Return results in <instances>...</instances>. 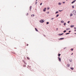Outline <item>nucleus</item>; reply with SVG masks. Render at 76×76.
I'll use <instances>...</instances> for the list:
<instances>
[{"instance_id": "1", "label": "nucleus", "mask_w": 76, "mask_h": 76, "mask_svg": "<svg viewBox=\"0 0 76 76\" xmlns=\"http://www.w3.org/2000/svg\"><path fill=\"white\" fill-rule=\"evenodd\" d=\"M72 13L73 14V15H76V11L75 10H74L73 12Z\"/></svg>"}, {"instance_id": "2", "label": "nucleus", "mask_w": 76, "mask_h": 76, "mask_svg": "<svg viewBox=\"0 0 76 76\" xmlns=\"http://www.w3.org/2000/svg\"><path fill=\"white\" fill-rule=\"evenodd\" d=\"M39 22H41V23H43V22H44V20H40Z\"/></svg>"}, {"instance_id": "3", "label": "nucleus", "mask_w": 76, "mask_h": 76, "mask_svg": "<svg viewBox=\"0 0 76 76\" xmlns=\"http://www.w3.org/2000/svg\"><path fill=\"white\" fill-rule=\"evenodd\" d=\"M58 59L59 60V61L61 62V58H60L59 57H58Z\"/></svg>"}, {"instance_id": "4", "label": "nucleus", "mask_w": 76, "mask_h": 76, "mask_svg": "<svg viewBox=\"0 0 76 76\" xmlns=\"http://www.w3.org/2000/svg\"><path fill=\"white\" fill-rule=\"evenodd\" d=\"M70 26L71 28H72L73 27H74V26H74L73 25H71Z\"/></svg>"}, {"instance_id": "5", "label": "nucleus", "mask_w": 76, "mask_h": 76, "mask_svg": "<svg viewBox=\"0 0 76 76\" xmlns=\"http://www.w3.org/2000/svg\"><path fill=\"white\" fill-rule=\"evenodd\" d=\"M75 1H76V0H75L73 2H72V4H73V3H75Z\"/></svg>"}, {"instance_id": "6", "label": "nucleus", "mask_w": 76, "mask_h": 76, "mask_svg": "<svg viewBox=\"0 0 76 76\" xmlns=\"http://www.w3.org/2000/svg\"><path fill=\"white\" fill-rule=\"evenodd\" d=\"M69 66H70V64H68L67 66V67H69Z\"/></svg>"}, {"instance_id": "7", "label": "nucleus", "mask_w": 76, "mask_h": 76, "mask_svg": "<svg viewBox=\"0 0 76 76\" xmlns=\"http://www.w3.org/2000/svg\"><path fill=\"white\" fill-rule=\"evenodd\" d=\"M43 11L44 12H45V11H46V8H45V9L43 10Z\"/></svg>"}, {"instance_id": "8", "label": "nucleus", "mask_w": 76, "mask_h": 76, "mask_svg": "<svg viewBox=\"0 0 76 76\" xmlns=\"http://www.w3.org/2000/svg\"><path fill=\"white\" fill-rule=\"evenodd\" d=\"M31 8H32V6H31L30 7V10H31Z\"/></svg>"}, {"instance_id": "9", "label": "nucleus", "mask_w": 76, "mask_h": 76, "mask_svg": "<svg viewBox=\"0 0 76 76\" xmlns=\"http://www.w3.org/2000/svg\"><path fill=\"white\" fill-rule=\"evenodd\" d=\"M63 34H64V33L59 34V35H63Z\"/></svg>"}, {"instance_id": "10", "label": "nucleus", "mask_w": 76, "mask_h": 76, "mask_svg": "<svg viewBox=\"0 0 76 76\" xmlns=\"http://www.w3.org/2000/svg\"><path fill=\"white\" fill-rule=\"evenodd\" d=\"M64 39V38H61L59 39V40H61V39Z\"/></svg>"}, {"instance_id": "11", "label": "nucleus", "mask_w": 76, "mask_h": 76, "mask_svg": "<svg viewBox=\"0 0 76 76\" xmlns=\"http://www.w3.org/2000/svg\"><path fill=\"white\" fill-rule=\"evenodd\" d=\"M73 16V14L72 13H71L70 14V16Z\"/></svg>"}, {"instance_id": "12", "label": "nucleus", "mask_w": 76, "mask_h": 76, "mask_svg": "<svg viewBox=\"0 0 76 76\" xmlns=\"http://www.w3.org/2000/svg\"><path fill=\"white\" fill-rule=\"evenodd\" d=\"M35 30L36 31H37V32H38V30L37 29V28H35Z\"/></svg>"}, {"instance_id": "13", "label": "nucleus", "mask_w": 76, "mask_h": 76, "mask_svg": "<svg viewBox=\"0 0 76 76\" xmlns=\"http://www.w3.org/2000/svg\"><path fill=\"white\" fill-rule=\"evenodd\" d=\"M71 69V70H73V69H74V68L73 67H71L70 68Z\"/></svg>"}, {"instance_id": "14", "label": "nucleus", "mask_w": 76, "mask_h": 76, "mask_svg": "<svg viewBox=\"0 0 76 76\" xmlns=\"http://www.w3.org/2000/svg\"><path fill=\"white\" fill-rule=\"evenodd\" d=\"M31 17H34V15H31Z\"/></svg>"}, {"instance_id": "15", "label": "nucleus", "mask_w": 76, "mask_h": 76, "mask_svg": "<svg viewBox=\"0 0 76 76\" xmlns=\"http://www.w3.org/2000/svg\"><path fill=\"white\" fill-rule=\"evenodd\" d=\"M70 29V28H67L66 29V30L67 31V30H69Z\"/></svg>"}, {"instance_id": "16", "label": "nucleus", "mask_w": 76, "mask_h": 76, "mask_svg": "<svg viewBox=\"0 0 76 76\" xmlns=\"http://www.w3.org/2000/svg\"><path fill=\"white\" fill-rule=\"evenodd\" d=\"M61 55V54H58V56H59V57H60V56Z\"/></svg>"}, {"instance_id": "17", "label": "nucleus", "mask_w": 76, "mask_h": 76, "mask_svg": "<svg viewBox=\"0 0 76 76\" xmlns=\"http://www.w3.org/2000/svg\"><path fill=\"white\" fill-rule=\"evenodd\" d=\"M59 16V15L58 14L57 15H56V18H57V17H58V16Z\"/></svg>"}, {"instance_id": "18", "label": "nucleus", "mask_w": 76, "mask_h": 76, "mask_svg": "<svg viewBox=\"0 0 76 76\" xmlns=\"http://www.w3.org/2000/svg\"><path fill=\"white\" fill-rule=\"evenodd\" d=\"M61 23H64V21H63V20H62L61 21Z\"/></svg>"}, {"instance_id": "19", "label": "nucleus", "mask_w": 76, "mask_h": 76, "mask_svg": "<svg viewBox=\"0 0 76 76\" xmlns=\"http://www.w3.org/2000/svg\"><path fill=\"white\" fill-rule=\"evenodd\" d=\"M58 4V5H60V4H61V3H59Z\"/></svg>"}, {"instance_id": "20", "label": "nucleus", "mask_w": 76, "mask_h": 76, "mask_svg": "<svg viewBox=\"0 0 76 76\" xmlns=\"http://www.w3.org/2000/svg\"><path fill=\"white\" fill-rule=\"evenodd\" d=\"M58 13V11H57L56 12V14Z\"/></svg>"}, {"instance_id": "21", "label": "nucleus", "mask_w": 76, "mask_h": 76, "mask_svg": "<svg viewBox=\"0 0 76 76\" xmlns=\"http://www.w3.org/2000/svg\"><path fill=\"white\" fill-rule=\"evenodd\" d=\"M64 26H65V25H66V23H64Z\"/></svg>"}, {"instance_id": "22", "label": "nucleus", "mask_w": 76, "mask_h": 76, "mask_svg": "<svg viewBox=\"0 0 76 76\" xmlns=\"http://www.w3.org/2000/svg\"><path fill=\"white\" fill-rule=\"evenodd\" d=\"M23 67H26V65H23Z\"/></svg>"}, {"instance_id": "23", "label": "nucleus", "mask_w": 76, "mask_h": 76, "mask_svg": "<svg viewBox=\"0 0 76 76\" xmlns=\"http://www.w3.org/2000/svg\"><path fill=\"white\" fill-rule=\"evenodd\" d=\"M66 32V30H65V31H64V33L65 32Z\"/></svg>"}, {"instance_id": "24", "label": "nucleus", "mask_w": 76, "mask_h": 76, "mask_svg": "<svg viewBox=\"0 0 76 76\" xmlns=\"http://www.w3.org/2000/svg\"><path fill=\"white\" fill-rule=\"evenodd\" d=\"M47 24H49V22H47Z\"/></svg>"}, {"instance_id": "25", "label": "nucleus", "mask_w": 76, "mask_h": 76, "mask_svg": "<svg viewBox=\"0 0 76 76\" xmlns=\"http://www.w3.org/2000/svg\"><path fill=\"white\" fill-rule=\"evenodd\" d=\"M72 8H74L75 7L74 6H72Z\"/></svg>"}, {"instance_id": "26", "label": "nucleus", "mask_w": 76, "mask_h": 76, "mask_svg": "<svg viewBox=\"0 0 76 76\" xmlns=\"http://www.w3.org/2000/svg\"><path fill=\"white\" fill-rule=\"evenodd\" d=\"M71 51H73V49H71Z\"/></svg>"}, {"instance_id": "27", "label": "nucleus", "mask_w": 76, "mask_h": 76, "mask_svg": "<svg viewBox=\"0 0 76 76\" xmlns=\"http://www.w3.org/2000/svg\"><path fill=\"white\" fill-rule=\"evenodd\" d=\"M63 10H59V12H61V11H62Z\"/></svg>"}, {"instance_id": "28", "label": "nucleus", "mask_w": 76, "mask_h": 76, "mask_svg": "<svg viewBox=\"0 0 76 76\" xmlns=\"http://www.w3.org/2000/svg\"><path fill=\"white\" fill-rule=\"evenodd\" d=\"M37 2H35V4H37Z\"/></svg>"}, {"instance_id": "29", "label": "nucleus", "mask_w": 76, "mask_h": 76, "mask_svg": "<svg viewBox=\"0 0 76 76\" xmlns=\"http://www.w3.org/2000/svg\"><path fill=\"white\" fill-rule=\"evenodd\" d=\"M67 34H69V33H67L66 34V35H67Z\"/></svg>"}, {"instance_id": "30", "label": "nucleus", "mask_w": 76, "mask_h": 76, "mask_svg": "<svg viewBox=\"0 0 76 76\" xmlns=\"http://www.w3.org/2000/svg\"><path fill=\"white\" fill-rule=\"evenodd\" d=\"M42 3H41L40 4V6H41L42 5Z\"/></svg>"}, {"instance_id": "31", "label": "nucleus", "mask_w": 76, "mask_h": 76, "mask_svg": "<svg viewBox=\"0 0 76 76\" xmlns=\"http://www.w3.org/2000/svg\"><path fill=\"white\" fill-rule=\"evenodd\" d=\"M29 45H28V44H26V46H28Z\"/></svg>"}, {"instance_id": "32", "label": "nucleus", "mask_w": 76, "mask_h": 76, "mask_svg": "<svg viewBox=\"0 0 76 76\" xmlns=\"http://www.w3.org/2000/svg\"><path fill=\"white\" fill-rule=\"evenodd\" d=\"M47 13L48 14L49 13V12H47Z\"/></svg>"}, {"instance_id": "33", "label": "nucleus", "mask_w": 76, "mask_h": 76, "mask_svg": "<svg viewBox=\"0 0 76 76\" xmlns=\"http://www.w3.org/2000/svg\"><path fill=\"white\" fill-rule=\"evenodd\" d=\"M70 23V21H68V23Z\"/></svg>"}, {"instance_id": "34", "label": "nucleus", "mask_w": 76, "mask_h": 76, "mask_svg": "<svg viewBox=\"0 0 76 76\" xmlns=\"http://www.w3.org/2000/svg\"><path fill=\"white\" fill-rule=\"evenodd\" d=\"M27 59L29 60V58L27 57Z\"/></svg>"}, {"instance_id": "35", "label": "nucleus", "mask_w": 76, "mask_h": 76, "mask_svg": "<svg viewBox=\"0 0 76 76\" xmlns=\"http://www.w3.org/2000/svg\"><path fill=\"white\" fill-rule=\"evenodd\" d=\"M51 19V20H53V19H54V18H52Z\"/></svg>"}, {"instance_id": "36", "label": "nucleus", "mask_w": 76, "mask_h": 76, "mask_svg": "<svg viewBox=\"0 0 76 76\" xmlns=\"http://www.w3.org/2000/svg\"><path fill=\"white\" fill-rule=\"evenodd\" d=\"M47 9H48L49 10V9H50V8L48 7Z\"/></svg>"}, {"instance_id": "37", "label": "nucleus", "mask_w": 76, "mask_h": 76, "mask_svg": "<svg viewBox=\"0 0 76 76\" xmlns=\"http://www.w3.org/2000/svg\"><path fill=\"white\" fill-rule=\"evenodd\" d=\"M63 3H64H64H65V2H63Z\"/></svg>"}, {"instance_id": "38", "label": "nucleus", "mask_w": 76, "mask_h": 76, "mask_svg": "<svg viewBox=\"0 0 76 76\" xmlns=\"http://www.w3.org/2000/svg\"><path fill=\"white\" fill-rule=\"evenodd\" d=\"M57 30H58V28H56V31H57Z\"/></svg>"}, {"instance_id": "39", "label": "nucleus", "mask_w": 76, "mask_h": 76, "mask_svg": "<svg viewBox=\"0 0 76 76\" xmlns=\"http://www.w3.org/2000/svg\"><path fill=\"white\" fill-rule=\"evenodd\" d=\"M73 53H72V54H71V55H73Z\"/></svg>"}, {"instance_id": "40", "label": "nucleus", "mask_w": 76, "mask_h": 76, "mask_svg": "<svg viewBox=\"0 0 76 76\" xmlns=\"http://www.w3.org/2000/svg\"><path fill=\"white\" fill-rule=\"evenodd\" d=\"M76 28H75V27L74 28V29H76Z\"/></svg>"}, {"instance_id": "41", "label": "nucleus", "mask_w": 76, "mask_h": 76, "mask_svg": "<svg viewBox=\"0 0 76 76\" xmlns=\"http://www.w3.org/2000/svg\"><path fill=\"white\" fill-rule=\"evenodd\" d=\"M69 32H70V31H69Z\"/></svg>"}, {"instance_id": "42", "label": "nucleus", "mask_w": 76, "mask_h": 76, "mask_svg": "<svg viewBox=\"0 0 76 76\" xmlns=\"http://www.w3.org/2000/svg\"><path fill=\"white\" fill-rule=\"evenodd\" d=\"M75 31H76V30H75Z\"/></svg>"}, {"instance_id": "43", "label": "nucleus", "mask_w": 76, "mask_h": 76, "mask_svg": "<svg viewBox=\"0 0 76 76\" xmlns=\"http://www.w3.org/2000/svg\"><path fill=\"white\" fill-rule=\"evenodd\" d=\"M66 0V1H67V0Z\"/></svg>"}, {"instance_id": "44", "label": "nucleus", "mask_w": 76, "mask_h": 76, "mask_svg": "<svg viewBox=\"0 0 76 76\" xmlns=\"http://www.w3.org/2000/svg\"><path fill=\"white\" fill-rule=\"evenodd\" d=\"M75 34H76V33H75Z\"/></svg>"}]
</instances>
